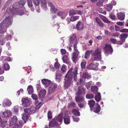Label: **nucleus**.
<instances>
[{
  "mask_svg": "<svg viewBox=\"0 0 128 128\" xmlns=\"http://www.w3.org/2000/svg\"><path fill=\"white\" fill-rule=\"evenodd\" d=\"M72 70L73 69L72 68H70L65 76L64 86L66 89L68 88L72 84L73 75L74 80L77 81V75L78 74L77 68H75L73 71Z\"/></svg>",
  "mask_w": 128,
  "mask_h": 128,
  "instance_id": "nucleus-1",
  "label": "nucleus"
},
{
  "mask_svg": "<svg viewBox=\"0 0 128 128\" xmlns=\"http://www.w3.org/2000/svg\"><path fill=\"white\" fill-rule=\"evenodd\" d=\"M16 12V6L13 5L11 10L10 8H8L5 13L6 17L5 19L2 22L4 25L5 27L8 28L12 24V15L15 14Z\"/></svg>",
  "mask_w": 128,
  "mask_h": 128,
  "instance_id": "nucleus-2",
  "label": "nucleus"
},
{
  "mask_svg": "<svg viewBox=\"0 0 128 128\" xmlns=\"http://www.w3.org/2000/svg\"><path fill=\"white\" fill-rule=\"evenodd\" d=\"M101 50L100 47L97 48L92 53V61H98L102 59Z\"/></svg>",
  "mask_w": 128,
  "mask_h": 128,
  "instance_id": "nucleus-3",
  "label": "nucleus"
},
{
  "mask_svg": "<svg viewBox=\"0 0 128 128\" xmlns=\"http://www.w3.org/2000/svg\"><path fill=\"white\" fill-rule=\"evenodd\" d=\"M104 50L106 53L108 54H111L113 51L110 44H106L104 47Z\"/></svg>",
  "mask_w": 128,
  "mask_h": 128,
  "instance_id": "nucleus-4",
  "label": "nucleus"
},
{
  "mask_svg": "<svg viewBox=\"0 0 128 128\" xmlns=\"http://www.w3.org/2000/svg\"><path fill=\"white\" fill-rule=\"evenodd\" d=\"M99 64L96 63V64L91 63L89 64L86 66V68L89 70H96L98 68Z\"/></svg>",
  "mask_w": 128,
  "mask_h": 128,
  "instance_id": "nucleus-5",
  "label": "nucleus"
},
{
  "mask_svg": "<svg viewBox=\"0 0 128 128\" xmlns=\"http://www.w3.org/2000/svg\"><path fill=\"white\" fill-rule=\"evenodd\" d=\"M12 112L10 110H5L4 112H1L0 115L1 116L4 118H7L10 117L11 115Z\"/></svg>",
  "mask_w": 128,
  "mask_h": 128,
  "instance_id": "nucleus-6",
  "label": "nucleus"
},
{
  "mask_svg": "<svg viewBox=\"0 0 128 128\" xmlns=\"http://www.w3.org/2000/svg\"><path fill=\"white\" fill-rule=\"evenodd\" d=\"M35 108L34 106H32L29 108L24 109V112H26L27 114H31L35 112Z\"/></svg>",
  "mask_w": 128,
  "mask_h": 128,
  "instance_id": "nucleus-7",
  "label": "nucleus"
},
{
  "mask_svg": "<svg viewBox=\"0 0 128 128\" xmlns=\"http://www.w3.org/2000/svg\"><path fill=\"white\" fill-rule=\"evenodd\" d=\"M50 127H58L59 126V124L56 121L55 118H54L48 124Z\"/></svg>",
  "mask_w": 128,
  "mask_h": 128,
  "instance_id": "nucleus-8",
  "label": "nucleus"
},
{
  "mask_svg": "<svg viewBox=\"0 0 128 128\" xmlns=\"http://www.w3.org/2000/svg\"><path fill=\"white\" fill-rule=\"evenodd\" d=\"M79 53V51H74L72 54V60L75 63H76Z\"/></svg>",
  "mask_w": 128,
  "mask_h": 128,
  "instance_id": "nucleus-9",
  "label": "nucleus"
},
{
  "mask_svg": "<svg viewBox=\"0 0 128 128\" xmlns=\"http://www.w3.org/2000/svg\"><path fill=\"white\" fill-rule=\"evenodd\" d=\"M22 105L24 107H27L30 105V102L28 98H22Z\"/></svg>",
  "mask_w": 128,
  "mask_h": 128,
  "instance_id": "nucleus-10",
  "label": "nucleus"
},
{
  "mask_svg": "<svg viewBox=\"0 0 128 128\" xmlns=\"http://www.w3.org/2000/svg\"><path fill=\"white\" fill-rule=\"evenodd\" d=\"M64 124H68L70 122V117L68 114H64Z\"/></svg>",
  "mask_w": 128,
  "mask_h": 128,
  "instance_id": "nucleus-11",
  "label": "nucleus"
},
{
  "mask_svg": "<svg viewBox=\"0 0 128 128\" xmlns=\"http://www.w3.org/2000/svg\"><path fill=\"white\" fill-rule=\"evenodd\" d=\"M84 26V24L82 22L78 21L76 25V29L78 30H81L83 29Z\"/></svg>",
  "mask_w": 128,
  "mask_h": 128,
  "instance_id": "nucleus-12",
  "label": "nucleus"
},
{
  "mask_svg": "<svg viewBox=\"0 0 128 128\" xmlns=\"http://www.w3.org/2000/svg\"><path fill=\"white\" fill-rule=\"evenodd\" d=\"M57 87V84L55 83L52 84L49 88L48 91L49 93H51L55 90Z\"/></svg>",
  "mask_w": 128,
  "mask_h": 128,
  "instance_id": "nucleus-13",
  "label": "nucleus"
},
{
  "mask_svg": "<svg viewBox=\"0 0 128 128\" xmlns=\"http://www.w3.org/2000/svg\"><path fill=\"white\" fill-rule=\"evenodd\" d=\"M70 40L71 44L76 43V35L75 34H72L71 35Z\"/></svg>",
  "mask_w": 128,
  "mask_h": 128,
  "instance_id": "nucleus-14",
  "label": "nucleus"
},
{
  "mask_svg": "<svg viewBox=\"0 0 128 128\" xmlns=\"http://www.w3.org/2000/svg\"><path fill=\"white\" fill-rule=\"evenodd\" d=\"M101 110L100 106L98 103L96 104L95 106L94 107L93 110L95 113H98Z\"/></svg>",
  "mask_w": 128,
  "mask_h": 128,
  "instance_id": "nucleus-15",
  "label": "nucleus"
},
{
  "mask_svg": "<svg viewBox=\"0 0 128 128\" xmlns=\"http://www.w3.org/2000/svg\"><path fill=\"white\" fill-rule=\"evenodd\" d=\"M95 101L92 100H89L88 102V104L90 108V109L92 111L93 110L94 107L96 104Z\"/></svg>",
  "mask_w": 128,
  "mask_h": 128,
  "instance_id": "nucleus-16",
  "label": "nucleus"
},
{
  "mask_svg": "<svg viewBox=\"0 0 128 128\" xmlns=\"http://www.w3.org/2000/svg\"><path fill=\"white\" fill-rule=\"evenodd\" d=\"M5 27L4 25L2 22L0 24V34H4L7 30V28Z\"/></svg>",
  "mask_w": 128,
  "mask_h": 128,
  "instance_id": "nucleus-17",
  "label": "nucleus"
},
{
  "mask_svg": "<svg viewBox=\"0 0 128 128\" xmlns=\"http://www.w3.org/2000/svg\"><path fill=\"white\" fill-rule=\"evenodd\" d=\"M46 93V90L45 89H41L39 92V97L40 98H44L45 97Z\"/></svg>",
  "mask_w": 128,
  "mask_h": 128,
  "instance_id": "nucleus-18",
  "label": "nucleus"
},
{
  "mask_svg": "<svg viewBox=\"0 0 128 128\" xmlns=\"http://www.w3.org/2000/svg\"><path fill=\"white\" fill-rule=\"evenodd\" d=\"M63 115V113L62 112L58 114L56 118H55V120L57 122L58 121L59 122L60 124H61L62 122Z\"/></svg>",
  "mask_w": 128,
  "mask_h": 128,
  "instance_id": "nucleus-19",
  "label": "nucleus"
},
{
  "mask_svg": "<svg viewBox=\"0 0 128 128\" xmlns=\"http://www.w3.org/2000/svg\"><path fill=\"white\" fill-rule=\"evenodd\" d=\"M78 92H76V95H80L82 94L85 91V89L82 86H79L78 88Z\"/></svg>",
  "mask_w": 128,
  "mask_h": 128,
  "instance_id": "nucleus-20",
  "label": "nucleus"
},
{
  "mask_svg": "<svg viewBox=\"0 0 128 128\" xmlns=\"http://www.w3.org/2000/svg\"><path fill=\"white\" fill-rule=\"evenodd\" d=\"M48 6L50 7V11L53 13H56L57 12L58 9L55 8L54 6L51 2L48 3Z\"/></svg>",
  "mask_w": 128,
  "mask_h": 128,
  "instance_id": "nucleus-21",
  "label": "nucleus"
},
{
  "mask_svg": "<svg viewBox=\"0 0 128 128\" xmlns=\"http://www.w3.org/2000/svg\"><path fill=\"white\" fill-rule=\"evenodd\" d=\"M11 102L8 99H6L4 101L3 105L4 107L10 106L11 104Z\"/></svg>",
  "mask_w": 128,
  "mask_h": 128,
  "instance_id": "nucleus-22",
  "label": "nucleus"
},
{
  "mask_svg": "<svg viewBox=\"0 0 128 128\" xmlns=\"http://www.w3.org/2000/svg\"><path fill=\"white\" fill-rule=\"evenodd\" d=\"M6 42L5 38L4 35L0 34V45L3 46Z\"/></svg>",
  "mask_w": 128,
  "mask_h": 128,
  "instance_id": "nucleus-23",
  "label": "nucleus"
},
{
  "mask_svg": "<svg viewBox=\"0 0 128 128\" xmlns=\"http://www.w3.org/2000/svg\"><path fill=\"white\" fill-rule=\"evenodd\" d=\"M75 100L77 102H85L84 100L83 97L80 95H76L75 98Z\"/></svg>",
  "mask_w": 128,
  "mask_h": 128,
  "instance_id": "nucleus-24",
  "label": "nucleus"
},
{
  "mask_svg": "<svg viewBox=\"0 0 128 128\" xmlns=\"http://www.w3.org/2000/svg\"><path fill=\"white\" fill-rule=\"evenodd\" d=\"M40 4L41 6L45 10L47 9V3L46 0H40Z\"/></svg>",
  "mask_w": 128,
  "mask_h": 128,
  "instance_id": "nucleus-25",
  "label": "nucleus"
},
{
  "mask_svg": "<svg viewBox=\"0 0 128 128\" xmlns=\"http://www.w3.org/2000/svg\"><path fill=\"white\" fill-rule=\"evenodd\" d=\"M117 16L118 20L123 21L124 18L125 14L122 12H120L117 14Z\"/></svg>",
  "mask_w": 128,
  "mask_h": 128,
  "instance_id": "nucleus-26",
  "label": "nucleus"
},
{
  "mask_svg": "<svg viewBox=\"0 0 128 128\" xmlns=\"http://www.w3.org/2000/svg\"><path fill=\"white\" fill-rule=\"evenodd\" d=\"M82 78L84 79H89L91 78V75L89 74L88 72H84L82 76Z\"/></svg>",
  "mask_w": 128,
  "mask_h": 128,
  "instance_id": "nucleus-27",
  "label": "nucleus"
},
{
  "mask_svg": "<svg viewBox=\"0 0 128 128\" xmlns=\"http://www.w3.org/2000/svg\"><path fill=\"white\" fill-rule=\"evenodd\" d=\"M41 81L42 84L46 86H49L51 82L50 80L45 79L42 80Z\"/></svg>",
  "mask_w": 128,
  "mask_h": 128,
  "instance_id": "nucleus-28",
  "label": "nucleus"
},
{
  "mask_svg": "<svg viewBox=\"0 0 128 128\" xmlns=\"http://www.w3.org/2000/svg\"><path fill=\"white\" fill-rule=\"evenodd\" d=\"M93 52V50H88L86 51L84 54V58L85 59L89 58L90 55Z\"/></svg>",
  "mask_w": 128,
  "mask_h": 128,
  "instance_id": "nucleus-29",
  "label": "nucleus"
},
{
  "mask_svg": "<svg viewBox=\"0 0 128 128\" xmlns=\"http://www.w3.org/2000/svg\"><path fill=\"white\" fill-rule=\"evenodd\" d=\"M95 100L97 102H99L101 100V95L100 92H98L96 94Z\"/></svg>",
  "mask_w": 128,
  "mask_h": 128,
  "instance_id": "nucleus-30",
  "label": "nucleus"
},
{
  "mask_svg": "<svg viewBox=\"0 0 128 128\" xmlns=\"http://www.w3.org/2000/svg\"><path fill=\"white\" fill-rule=\"evenodd\" d=\"M24 13V10L22 8L20 7V8L16 10V15H22Z\"/></svg>",
  "mask_w": 128,
  "mask_h": 128,
  "instance_id": "nucleus-31",
  "label": "nucleus"
},
{
  "mask_svg": "<svg viewBox=\"0 0 128 128\" xmlns=\"http://www.w3.org/2000/svg\"><path fill=\"white\" fill-rule=\"evenodd\" d=\"M95 20L96 23L100 26L101 27L104 26V24L100 20L99 18L98 17H96L95 18Z\"/></svg>",
  "mask_w": 128,
  "mask_h": 128,
  "instance_id": "nucleus-32",
  "label": "nucleus"
},
{
  "mask_svg": "<svg viewBox=\"0 0 128 128\" xmlns=\"http://www.w3.org/2000/svg\"><path fill=\"white\" fill-rule=\"evenodd\" d=\"M128 36V34H122L120 35V38L121 40H123L125 42V38Z\"/></svg>",
  "mask_w": 128,
  "mask_h": 128,
  "instance_id": "nucleus-33",
  "label": "nucleus"
},
{
  "mask_svg": "<svg viewBox=\"0 0 128 128\" xmlns=\"http://www.w3.org/2000/svg\"><path fill=\"white\" fill-rule=\"evenodd\" d=\"M16 123V116H14L10 120L9 126H11L13 124H15Z\"/></svg>",
  "mask_w": 128,
  "mask_h": 128,
  "instance_id": "nucleus-34",
  "label": "nucleus"
},
{
  "mask_svg": "<svg viewBox=\"0 0 128 128\" xmlns=\"http://www.w3.org/2000/svg\"><path fill=\"white\" fill-rule=\"evenodd\" d=\"M98 88L96 86H92L90 88L91 91L94 93L98 91Z\"/></svg>",
  "mask_w": 128,
  "mask_h": 128,
  "instance_id": "nucleus-35",
  "label": "nucleus"
},
{
  "mask_svg": "<svg viewBox=\"0 0 128 128\" xmlns=\"http://www.w3.org/2000/svg\"><path fill=\"white\" fill-rule=\"evenodd\" d=\"M63 61L64 63L68 64L70 62L69 60L66 55H65L62 58Z\"/></svg>",
  "mask_w": 128,
  "mask_h": 128,
  "instance_id": "nucleus-36",
  "label": "nucleus"
},
{
  "mask_svg": "<svg viewBox=\"0 0 128 128\" xmlns=\"http://www.w3.org/2000/svg\"><path fill=\"white\" fill-rule=\"evenodd\" d=\"M28 6L30 8L31 11L34 12V8L33 7L32 1L28 2H27Z\"/></svg>",
  "mask_w": 128,
  "mask_h": 128,
  "instance_id": "nucleus-37",
  "label": "nucleus"
},
{
  "mask_svg": "<svg viewBox=\"0 0 128 128\" xmlns=\"http://www.w3.org/2000/svg\"><path fill=\"white\" fill-rule=\"evenodd\" d=\"M72 113L75 116H79L80 115V112L78 111L76 109H74L72 110Z\"/></svg>",
  "mask_w": 128,
  "mask_h": 128,
  "instance_id": "nucleus-38",
  "label": "nucleus"
},
{
  "mask_svg": "<svg viewBox=\"0 0 128 128\" xmlns=\"http://www.w3.org/2000/svg\"><path fill=\"white\" fill-rule=\"evenodd\" d=\"M27 90L29 94H32L34 91L33 88L32 86L31 85L28 86Z\"/></svg>",
  "mask_w": 128,
  "mask_h": 128,
  "instance_id": "nucleus-39",
  "label": "nucleus"
},
{
  "mask_svg": "<svg viewBox=\"0 0 128 128\" xmlns=\"http://www.w3.org/2000/svg\"><path fill=\"white\" fill-rule=\"evenodd\" d=\"M108 0H99L97 2L96 4L97 6H100L102 5L104 2L106 3Z\"/></svg>",
  "mask_w": 128,
  "mask_h": 128,
  "instance_id": "nucleus-40",
  "label": "nucleus"
},
{
  "mask_svg": "<svg viewBox=\"0 0 128 128\" xmlns=\"http://www.w3.org/2000/svg\"><path fill=\"white\" fill-rule=\"evenodd\" d=\"M62 76L60 74H56V79L58 82H59L61 80V78Z\"/></svg>",
  "mask_w": 128,
  "mask_h": 128,
  "instance_id": "nucleus-41",
  "label": "nucleus"
},
{
  "mask_svg": "<svg viewBox=\"0 0 128 128\" xmlns=\"http://www.w3.org/2000/svg\"><path fill=\"white\" fill-rule=\"evenodd\" d=\"M26 3V1L24 0H19L18 2L17 6L20 5L21 6V7H22Z\"/></svg>",
  "mask_w": 128,
  "mask_h": 128,
  "instance_id": "nucleus-42",
  "label": "nucleus"
},
{
  "mask_svg": "<svg viewBox=\"0 0 128 128\" xmlns=\"http://www.w3.org/2000/svg\"><path fill=\"white\" fill-rule=\"evenodd\" d=\"M0 122L1 123L0 127L4 128L7 124L8 122L5 120H2L0 121Z\"/></svg>",
  "mask_w": 128,
  "mask_h": 128,
  "instance_id": "nucleus-43",
  "label": "nucleus"
},
{
  "mask_svg": "<svg viewBox=\"0 0 128 128\" xmlns=\"http://www.w3.org/2000/svg\"><path fill=\"white\" fill-rule=\"evenodd\" d=\"M29 114H26V112H24V113L23 114L22 118L25 122L28 119V115Z\"/></svg>",
  "mask_w": 128,
  "mask_h": 128,
  "instance_id": "nucleus-44",
  "label": "nucleus"
},
{
  "mask_svg": "<svg viewBox=\"0 0 128 128\" xmlns=\"http://www.w3.org/2000/svg\"><path fill=\"white\" fill-rule=\"evenodd\" d=\"M79 17V16H72L70 18V21L71 22L75 21L78 19Z\"/></svg>",
  "mask_w": 128,
  "mask_h": 128,
  "instance_id": "nucleus-45",
  "label": "nucleus"
},
{
  "mask_svg": "<svg viewBox=\"0 0 128 128\" xmlns=\"http://www.w3.org/2000/svg\"><path fill=\"white\" fill-rule=\"evenodd\" d=\"M76 10L73 9L70 10L69 12V14L70 16L74 15L76 14Z\"/></svg>",
  "mask_w": 128,
  "mask_h": 128,
  "instance_id": "nucleus-46",
  "label": "nucleus"
},
{
  "mask_svg": "<svg viewBox=\"0 0 128 128\" xmlns=\"http://www.w3.org/2000/svg\"><path fill=\"white\" fill-rule=\"evenodd\" d=\"M43 104L44 103L42 102H39L36 105L35 109L37 110L40 108Z\"/></svg>",
  "mask_w": 128,
  "mask_h": 128,
  "instance_id": "nucleus-47",
  "label": "nucleus"
},
{
  "mask_svg": "<svg viewBox=\"0 0 128 128\" xmlns=\"http://www.w3.org/2000/svg\"><path fill=\"white\" fill-rule=\"evenodd\" d=\"M4 69L5 70H8L10 69V67L8 64H4Z\"/></svg>",
  "mask_w": 128,
  "mask_h": 128,
  "instance_id": "nucleus-48",
  "label": "nucleus"
},
{
  "mask_svg": "<svg viewBox=\"0 0 128 128\" xmlns=\"http://www.w3.org/2000/svg\"><path fill=\"white\" fill-rule=\"evenodd\" d=\"M86 97L87 99H92L94 98V96L92 94H87L86 95Z\"/></svg>",
  "mask_w": 128,
  "mask_h": 128,
  "instance_id": "nucleus-49",
  "label": "nucleus"
},
{
  "mask_svg": "<svg viewBox=\"0 0 128 128\" xmlns=\"http://www.w3.org/2000/svg\"><path fill=\"white\" fill-rule=\"evenodd\" d=\"M34 5L36 6H38L40 4V0H32Z\"/></svg>",
  "mask_w": 128,
  "mask_h": 128,
  "instance_id": "nucleus-50",
  "label": "nucleus"
},
{
  "mask_svg": "<svg viewBox=\"0 0 128 128\" xmlns=\"http://www.w3.org/2000/svg\"><path fill=\"white\" fill-rule=\"evenodd\" d=\"M113 6L110 4H108L106 8L107 10L108 11H109L111 10Z\"/></svg>",
  "mask_w": 128,
  "mask_h": 128,
  "instance_id": "nucleus-51",
  "label": "nucleus"
},
{
  "mask_svg": "<svg viewBox=\"0 0 128 128\" xmlns=\"http://www.w3.org/2000/svg\"><path fill=\"white\" fill-rule=\"evenodd\" d=\"M86 62H82L80 64V66L81 68L82 69H85L86 66Z\"/></svg>",
  "mask_w": 128,
  "mask_h": 128,
  "instance_id": "nucleus-52",
  "label": "nucleus"
},
{
  "mask_svg": "<svg viewBox=\"0 0 128 128\" xmlns=\"http://www.w3.org/2000/svg\"><path fill=\"white\" fill-rule=\"evenodd\" d=\"M75 106L76 104L74 102H70L68 103V108L74 107Z\"/></svg>",
  "mask_w": 128,
  "mask_h": 128,
  "instance_id": "nucleus-53",
  "label": "nucleus"
},
{
  "mask_svg": "<svg viewBox=\"0 0 128 128\" xmlns=\"http://www.w3.org/2000/svg\"><path fill=\"white\" fill-rule=\"evenodd\" d=\"M48 118L49 119H50L52 118V113L50 111H49L47 114Z\"/></svg>",
  "mask_w": 128,
  "mask_h": 128,
  "instance_id": "nucleus-54",
  "label": "nucleus"
},
{
  "mask_svg": "<svg viewBox=\"0 0 128 128\" xmlns=\"http://www.w3.org/2000/svg\"><path fill=\"white\" fill-rule=\"evenodd\" d=\"M6 47L8 48V50H10L11 49V47L10 46V42H8L6 43Z\"/></svg>",
  "mask_w": 128,
  "mask_h": 128,
  "instance_id": "nucleus-55",
  "label": "nucleus"
},
{
  "mask_svg": "<svg viewBox=\"0 0 128 128\" xmlns=\"http://www.w3.org/2000/svg\"><path fill=\"white\" fill-rule=\"evenodd\" d=\"M66 66L64 64H63L61 68V72L62 73L64 72L66 70Z\"/></svg>",
  "mask_w": 128,
  "mask_h": 128,
  "instance_id": "nucleus-56",
  "label": "nucleus"
},
{
  "mask_svg": "<svg viewBox=\"0 0 128 128\" xmlns=\"http://www.w3.org/2000/svg\"><path fill=\"white\" fill-rule=\"evenodd\" d=\"M60 66V64L58 62H56L54 63V66L56 69L58 68Z\"/></svg>",
  "mask_w": 128,
  "mask_h": 128,
  "instance_id": "nucleus-57",
  "label": "nucleus"
},
{
  "mask_svg": "<svg viewBox=\"0 0 128 128\" xmlns=\"http://www.w3.org/2000/svg\"><path fill=\"white\" fill-rule=\"evenodd\" d=\"M110 41L113 44H115L116 43L117 40L116 39L111 38L110 39Z\"/></svg>",
  "mask_w": 128,
  "mask_h": 128,
  "instance_id": "nucleus-58",
  "label": "nucleus"
},
{
  "mask_svg": "<svg viewBox=\"0 0 128 128\" xmlns=\"http://www.w3.org/2000/svg\"><path fill=\"white\" fill-rule=\"evenodd\" d=\"M110 17L111 19L113 20H115L116 18V16L113 14H110Z\"/></svg>",
  "mask_w": 128,
  "mask_h": 128,
  "instance_id": "nucleus-59",
  "label": "nucleus"
},
{
  "mask_svg": "<svg viewBox=\"0 0 128 128\" xmlns=\"http://www.w3.org/2000/svg\"><path fill=\"white\" fill-rule=\"evenodd\" d=\"M12 36L11 35H8L6 36L7 40H10L12 39Z\"/></svg>",
  "mask_w": 128,
  "mask_h": 128,
  "instance_id": "nucleus-60",
  "label": "nucleus"
},
{
  "mask_svg": "<svg viewBox=\"0 0 128 128\" xmlns=\"http://www.w3.org/2000/svg\"><path fill=\"white\" fill-rule=\"evenodd\" d=\"M31 97L34 100H36V99H38V97L37 95L34 94H32L31 96Z\"/></svg>",
  "mask_w": 128,
  "mask_h": 128,
  "instance_id": "nucleus-61",
  "label": "nucleus"
},
{
  "mask_svg": "<svg viewBox=\"0 0 128 128\" xmlns=\"http://www.w3.org/2000/svg\"><path fill=\"white\" fill-rule=\"evenodd\" d=\"M124 42L125 41H124L123 40H121L118 41H117L116 44L120 45L122 44L123 43V42Z\"/></svg>",
  "mask_w": 128,
  "mask_h": 128,
  "instance_id": "nucleus-62",
  "label": "nucleus"
},
{
  "mask_svg": "<svg viewBox=\"0 0 128 128\" xmlns=\"http://www.w3.org/2000/svg\"><path fill=\"white\" fill-rule=\"evenodd\" d=\"M61 52L62 55L65 54L66 52V50L64 49H62L61 50Z\"/></svg>",
  "mask_w": 128,
  "mask_h": 128,
  "instance_id": "nucleus-63",
  "label": "nucleus"
},
{
  "mask_svg": "<svg viewBox=\"0 0 128 128\" xmlns=\"http://www.w3.org/2000/svg\"><path fill=\"white\" fill-rule=\"evenodd\" d=\"M37 89L38 92H39L41 89H42L40 87V85L39 84H37L36 85Z\"/></svg>",
  "mask_w": 128,
  "mask_h": 128,
  "instance_id": "nucleus-64",
  "label": "nucleus"
}]
</instances>
